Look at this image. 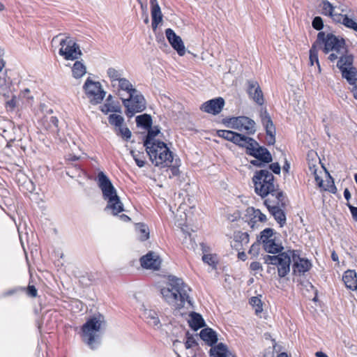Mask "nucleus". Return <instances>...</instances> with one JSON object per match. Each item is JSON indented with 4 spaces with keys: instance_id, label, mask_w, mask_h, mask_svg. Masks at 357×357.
Listing matches in <instances>:
<instances>
[{
    "instance_id": "obj_3",
    "label": "nucleus",
    "mask_w": 357,
    "mask_h": 357,
    "mask_svg": "<svg viewBox=\"0 0 357 357\" xmlns=\"http://www.w3.org/2000/svg\"><path fill=\"white\" fill-rule=\"evenodd\" d=\"M252 181L255 192L263 198L268 195L272 198L276 197L278 192H282L278 190L273 174L266 169L255 172Z\"/></svg>"
},
{
    "instance_id": "obj_49",
    "label": "nucleus",
    "mask_w": 357,
    "mask_h": 357,
    "mask_svg": "<svg viewBox=\"0 0 357 357\" xmlns=\"http://www.w3.org/2000/svg\"><path fill=\"white\" fill-rule=\"evenodd\" d=\"M19 98L24 99L28 103H31L33 97L31 95L30 90L28 88H26L20 91Z\"/></svg>"
},
{
    "instance_id": "obj_63",
    "label": "nucleus",
    "mask_w": 357,
    "mask_h": 357,
    "mask_svg": "<svg viewBox=\"0 0 357 357\" xmlns=\"http://www.w3.org/2000/svg\"><path fill=\"white\" fill-rule=\"evenodd\" d=\"M351 213L352 215L353 218L357 221V207L353 206L351 205H348Z\"/></svg>"
},
{
    "instance_id": "obj_29",
    "label": "nucleus",
    "mask_w": 357,
    "mask_h": 357,
    "mask_svg": "<svg viewBox=\"0 0 357 357\" xmlns=\"http://www.w3.org/2000/svg\"><path fill=\"white\" fill-rule=\"evenodd\" d=\"M248 213L252 216L249 225L251 227H254L257 222H264L266 220V216L262 213L259 209H255L254 208H249Z\"/></svg>"
},
{
    "instance_id": "obj_9",
    "label": "nucleus",
    "mask_w": 357,
    "mask_h": 357,
    "mask_svg": "<svg viewBox=\"0 0 357 357\" xmlns=\"http://www.w3.org/2000/svg\"><path fill=\"white\" fill-rule=\"evenodd\" d=\"M105 328L106 321L102 314L95 313L91 316V349H96L100 345Z\"/></svg>"
},
{
    "instance_id": "obj_33",
    "label": "nucleus",
    "mask_w": 357,
    "mask_h": 357,
    "mask_svg": "<svg viewBox=\"0 0 357 357\" xmlns=\"http://www.w3.org/2000/svg\"><path fill=\"white\" fill-rule=\"evenodd\" d=\"M308 160V169L310 174H316L319 169V164L320 163V159L317 156V153L314 152H310L307 154Z\"/></svg>"
},
{
    "instance_id": "obj_17",
    "label": "nucleus",
    "mask_w": 357,
    "mask_h": 357,
    "mask_svg": "<svg viewBox=\"0 0 357 357\" xmlns=\"http://www.w3.org/2000/svg\"><path fill=\"white\" fill-rule=\"evenodd\" d=\"M107 94L102 84L98 81L91 80V104H99Z\"/></svg>"
},
{
    "instance_id": "obj_46",
    "label": "nucleus",
    "mask_w": 357,
    "mask_h": 357,
    "mask_svg": "<svg viewBox=\"0 0 357 357\" xmlns=\"http://www.w3.org/2000/svg\"><path fill=\"white\" fill-rule=\"evenodd\" d=\"M130 154L139 167L144 166L145 162L144 153L132 150L130 151Z\"/></svg>"
},
{
    "instance_id": "obj_40",
    "label": "nucleus",
    "mask_w": 357,
    "mask_h": 357,
    "mask_svg": "<svg viewBox=\"0 0 357 357\" xmlns=\"http://www.w3.org/2000/svg\"><path fill=\"white\" fill-rule=\"evenodd\" d=\"M135 229L137 231L141 241H146L149 238V229L146 225L143 223H137L135 225Z\"/></svg>"
},
{
    "instance_id": "obj_8",
    "label": "nucleus",
    "mask_w": 357,
    "mask_h": 357,
    "mask_svg": "<svg viewBox=\"0 0 357 357\" xmlns=\"http://www.w3.org/2000/svg\"><path fill=\"white\" fill-rule=\"evenodd\" d=\"M264 204L280 227H283L286 222V216L282 209L286 206V197L284 193L278 192L276 197L266 199Z\"/></svg>"
},
{
    "instance_id": "obj_7",
    "label": "nucleus",
    "mask_w": 357,
    "mask_h": 357,
    "mask_svg": "<svg viewBox=\"0 0 357 357\" xmlns=\"http://www.w3.org/2000/svg\"><path fill=\"white\" fill-rule=\"evenodd\" d=\"M294 250H288L285 252L278 253L277 255H266L264 261L267 264L274 265L277 267L278 274L280 278L287 276L290 272V266Z\"/></svg>"
},
{
    "instance_id": "obj_15",
    "label": "nucleus",
    "mask_w": 357,
    "mask_h": 357,
    "mask_svg": "<svg viewBox=\"0 0 357 357\" xmlns=\"http://www.w3.org/2000/svg\"><path fill=\"white\" fill-rule=\"evenodd\" d=\"M292 261L293 271L294 274H304L305 272L308 271L312 266L310 261L306 258L301 257L296 250H294Z\"/></svg>"
},
{
    "instance_id": "obj_64",
    "label": "nucleus",
    "mask_w": 357,
    "mask_h": 357,
    "mask_svg": "<svg viewBox=\"0 0 357 357\" xmlns=\"http://www.w3.org/2000/svg\"><path fill=\"white\" fill-rule=\"evenodd\" d=\"M352 88L351 89V91L353 94L354 98L357 100V82L354 84H352Z\"/></svg>"
},
{
    "instance_id": "obj_23",
    "label": "nucleus",
    "mask_w": 357,
    "mask_h": 357,
    "mask_svg": "<svg viewBox=\"0 0 357 357\" xmlns=\"http://www.w3.org/2000/svg\"><path fill=\"white\" fill-rule=\"evenodd\" d=\"M260 117L264 126L266 128L267 135L271 137L272 141L273 140V135L275 134V128L271 116L266 109H261Z\"/></svg>"
},
{
    "instance_id": "obj_48",
    "label": "nucleus",
    "mask_w": 357,
    "mask_h": 357,
    "mask_svg": "<svg viewBox=\"0 0 357 357\" xmlns=\"http://www.w3.org/2000/svg\"><path fill=\"white\" fill-rule=\"evenodd\" d=\"M250 303L255 307L256 314H259L262 312V303L261 301L258 297H252L250 301Z\"/></svg>"
},
{
    "instance_id": "obj_4",
    "label": "nucleus",
    "mask_w": 357,
    "mask_h": 357,
    "mask_svg": "<svg viewBox=\"0 0 357 357\" xmlns=\"http://www.w3.org/2000/svg\"><path fill=\"white\" fill-rule=\"evenodd\" d=\"M317 42L324 44L323 52L325 54H329L328 59L332 62L347 52L344 40L332 33L326 35L322 31L318 33Z\"/></svg>"
},
{
    "instance_id": "obj_57",
    "label": "nucleus",
    "mask_w": 357,
    "mask_h": 357,
    "mask_svg": "<svg viewBox=\"0 0 357 357\" xmlns=\"http://www.w3.org/2000/svg\"><path fill=\"white\" fill-rule=\"evenodd\" d=\"M37 289L33 285H29L27 287V294L31 297H36L37 296Z\"/></svg>"
},
{
    "instance_id": "obj_54",
    "label": "nucleus",
    "mask_w": 357,
    "mask_h": 357,
    "mask_svg": "<svg viewBox=\"0 0 357 357\" xmlns=\"http://www.w3.org/2000/svg\"><path fill=\"white\" fill-rule=\"evenodd\" d=\"M185 344L186 349H190V348H192V347H194L195 345H196L197 342L192 336H189L188 335L187 340H186Z\"/></svg>"
},
{
    "instance_id": "obj_60",
    "label": "nucleus",
    "mask_w": 357,
    "mask_h": 357,
    "mask_svg": "<svg viewBox=\"0 0 357 357\" xmlns=\"http://www.w3.org/2000/svg\"><path fill=\"white\" fill-rule=\"evenodd\" d=\"M40 111L43 114H52L53 113V110L50 108H48L47 106L45 103H40L39 106Z\"/></svg>"
},
{
    "instance_id": "obj_31",
    "label": "nucleus",
    "mask_w": 357,
    "mask_h": 357,
    "mask_svg": "<svg viewBox=\"0 0 357 357\" xmlns=\"http://www.w3.org/2000/svg\"><path fill=\"white\" fill-rule=\"evenodd\" d=\"M143 318L146 321V322L153 326L158 327L160 324V320L158 316V314L155 311L152 310L145 309L142 314Z\"/></svg>"
},
{
    "instance_id": "obj_27",
    "label": "nucleus",
    "mask_w": 357,
    "mask_h": 357,
    "mask_svg": "<svg viewBox=\"0 0 357 357\" xmlns=\"http://www.w3.org/2000/svg\"><path fill=\"white\" fill-rule=\"evenodd\" d=\"M321 6L324 15L330 16L334 21L340 22V14L335 12V7L331 2L328 0H322Z\"/></svg>"
},
{
    "instance_id": "obj_52",
    "label": "nucleus",
    "mask_w": 357,
    "mask_h": 357,
    "mask_svg": "<svg viewBox=\"0 0 357 357\" xmlns=\"http://www.w3.org/2000/svg\"><path fill=\"white\" fill-rule=\"evenodd\" d=\"M168 167L169 168L167 171L169 172L170 178L172 176H176L179 175L180 171L177 162H176L175 165H172L171 164Z\"/></svg>"
},
{
    "instance_id": "obj_42",
    "label": "nucleus",
    "mask_w": 357,
    "mask_h": 357,
    "mask_svg": "<svg viewBox=\"0 0 357 357\" xmlns=\"http://www.w3.org/2000/svg\"><path fill=\"white\" fill-rule=\"evenodd\" d=\"M159 133V130L158 128H151L149 130L148 135L146 136V140L144 141V146L147 147V145H152V144H155L157 142H160V141L155 140V137Z\"/></svg>"
},
{
    "instance_id": "obj_39",
    "label": "nucleus",
    "mask_w": 357,
    "mask_h": 357,
    "mask_svg": "<svg viewBox=\"0 0 357 357\" xmlns=\"http://www.w3.org/2000/svg\"><path fill=\"white\" fill-rule=\"evenodd\" d=\"M82 341L87 345H89V317L86 318L85 323L79 331Z\"/></svg>"
},
{
    "instance_id": "obj_1",
    "label": "nucleus",
    "mask_w": 357,
    "mask_h": 357,
    "mask_svg": "<svg viewBox=\"0 0 357 357\" xmlns=\"http://www.w3.org/2000/svg\"><path fill=\"white\" fill-rule=\"evenodd\" d=\"M191 289L181 278L169 276L165 285L160 288L163 300L174 308L192 307L190 296Z\"/></svg>"
},
{
    "instance_id": "obj_19",
    "label": "nucleus",
    "mask_w": 357,
    "mask_h": 357,
    "mask_svg": "<svg viewBox=\"0 0 357 357\" xmlns=\"http://www.w3.org/2000/svg\"><path fill=\"white\" fill-rule=\"evenodd\" d=\"M224 105V99L218 98L210 100L202 104L201 109L206 113L218 114L222 111Z\"/></svg>"
},
{
    "instance_id": "obj_26",
    "label": "nucleus",
    "mask_w": 357,
    "mask_h": 357,
    "mask_svg": "<svg viewBox=\"0 0 357 357\" xmlns=\"http://www.w3.org/2000/svg\"><path fill=\"white\" fill-rule=\"evenodd\" d=\"M342 280L346 287L352 290H357V276L354 270H347L344 273Z\"/></svg>"
},
{
    "instance_id": "obj_2",
    "label": "nucleus",
    "mask_w": 357,
    "mask_h": 357,
    "mask_svg": "<svg viewBox=\"0 0 357 357\" xmlns=\"http://www.w3.org/2000/svg\"><path fill=\"white\" fill-rule=\"evenodd\" d=\"M96 181L102 192L103 198L107 201L105 210L111 211L114 215L123 211V205L117 195L116 190L109 178L103 172H100Z\"/></svg>"
},
{
    "instance_id": "obj_35",
    "label": "nucleus",
    "mask_w": 357,
    "mask_h": 357,
    "mask_svg": "<svg viewBox=\"0 0 357 357\" xmlns=\"http://www.w3.org/2000/svg\"><path fill=\"white\" fill-rule=\"evenodd\" d=\"M342 76L350 84H354L357 82V68L355 67L344 69L341 71Z\"/></svg>"
},
{
    "instance_id": "obj_36",
    "label": "nucleus",
    "mask_w": 357,
    "mask_h": 357,
    "mask_svg": "<svg viewBox=\"0 0 357 357\" xmlns=\"http://www.w3.org/2000/svg\"><path fill=\"white\" fill-rule=\"evenodd\" d=\"M107 75L111 82L112 86H115L116 82L123 78V70L110 67L107 70Z\"/></svg>"
},
{
    "instance_id": "obj_50",
    "label": "nucleus",
    "mask_w": 357,
    "mask_h": 357,
    "mask_svg": "<svg viewBox=\"0 0 357 357\" xmlns=\"http://www.w3.org/2000/svg\"><path fill=\"white\" fill-rule=\"evenodd\" d=\"M312 27L316 30L320 31L324 27V22L321 17H315L312 23Z\"/></svg>"
},
{
    "instance_id": "obj_58",
    "label": "nucleus",
    "mask_w": 357,
    "mask_h": 357,
    "mask_svg": "<svg viewBox=\"0 0 357 357\" xmlns=\"http://www.w3.org/2000/svg\"><path fill=\"white\" fill-rule=\"evenodd\" d=\"M204 262L208 265H213L215 264L214 257L211 255H204L202 257Z\"/></svg>"
},
{
    "instance_id": "obj_62",
    "label": "nucleus",
    "mask_w": 357,
    "mask_h": 357,
    "mask_svg": "<svg viewBox=\"0 0 357 357\" xmlns=\"http://www.w3.org/2000/svg\"><path fill=\"white\" fill-rule=\"evenodd\" d=\"M83 89L84 91L85 94L89 97V77H88L84 84Z\"/></svg>"
},
{
    "instance_id": "obj_12",
    "label": "nucleus",
    "mask_w": 357,
    "mask_h": 357,
    "mask_svg": "<svg viewBox=\"0 0 357 357\" xmlns=\"http://www.w3.org/2000/svg\"><path fill=\"white\" fill-rule=\"evenodd\" d=\"M227 127L244 132L247 135H253L256 132L255 122L244 116L230 118L227 121Z\"/></svg>"
},
{
    "instance_id": "obj_44",
    "label": "nucleus",
    "mask_w": 357,
    "mask_h": 357,
    "mask_svg": "<svg viewBox=\"0 0 357 357\" xmlns=\"http://www.w3.org/2000/svg\"><path fill=\"white\" fill-rule=\"evenodd\" d=\"M76 170L77 172V181L80 185L84 187L89 179V174L86 170L83 169L79 168Z\"/></svg>"
},
{
    "instance_id": "obj_32",
    "label": "nucleus",
    "mask_w": 357,
    "mask_h": 357,
    "mask_svg": "<svg viewBox=\"0 0 357 357\" xmlns=\"http://www.w3.org/2000/svg\"><path fill=\"white\" fill-rule=\"evenodd\" d=\"M188 323L190 326L195 331H197L198 329L202 328L205 324L202 317L197 312H192L190 314Z\"/></svg>"
},
{
    "instance_id": "obj_13",
    "label": "nucleus",
    "mask_w": 357,
    "mask_h": 357,
    "mask_svg": "<svg viewBox=\"0 0 357 357\" xmlns=\"http://www.w3.org/2000/svg\"><path fill=\"white\" fill-rule=\"evenodd\" d=\"M217 135L220 137L242 147H244L246 143H248L249 142H250V146H253L252 144H255V140L254 139L231 130H220L217 131Z\"/></svg>"
},
{
    "instance_id": "obj_11",
    "label": "nucleus",
    "mask_w": 357,
    "mask_h": 357,
    "mask_svg": "<svg viewBox=\"0 0 357 357\" xmlns=\"http://www.w3.org/2000/svg\"><path fill=\"white\" fill-rule=\"evenodd\" d=\"M260 241L264 249L268 253L277 254L281 252L284 248L273 229L266 228L261 232Z\"/></svg>"
},
{
    "instance_id": "obj_37",
    "label": "nucleus",
    "mask_w": 357,
    "mask_h": 357,
    "mask_svg": "<svg viewBox=\"0 0 357 357\" xmlns=\"http://www.w3.org/2000/svg\"><path fill=\"white\" fill-rule=\"evenodd\" d=\"M100 109L105 114H107L110 112L121 113V107L119 103L105 102L104 104L100 106Z\"/></svg>"
},
{
    "instance_id": "obj_53",
    "label": "nucleus",
    "mask_w": 357,
    "mask_h": 357,
    "mask_svg": "<svg viewBox=\"0 0 357 357\" xmlns=\"http://www.w3.org/2000/svg\"><path fill=\"white\" fill-rule=\"evenodd\" d=\"M259 244L255 243L251 246V248L249 250V254L252 255L253 257H257L259 255Z\"/></svg>"
},
{
    "instance_id": "obj_20",
    "label": "nucleus",
    "mask_w": 357,
    "mask_h": 357,
    "mask_svg": "<svg viewBox=\"0 0 357 357\" xmlns=\"http://www.w3.org/2000/svg\"><path fill=\"white\" fill-rule=\"evenodd\" d=\"M113 87L116 89L117 94L121 99V98H124V95L126 94L129 96L131 93H135L137 91L130 80L125 77L119 79V81L116 82L115 86H113Z\"/></svg>"
},
{
    "instance_id": "obj_14",
    "label": "nucleus",
    "mask_w": 357,
    "mask_h": 357,
    "mask_svg": "<svg viewBox=\"0 0 357 357\" xmlns=\"http://www.w3.org/2000/svg\"><path fill=\"white\" fill-rule=\"evenodd\" d=\"M250 142L246 143L244 147L250 151V155L257 159H259L264 163H269L272 161L271 154L266 149L259 146L256 141L255 144L250 146Z\"/></svg>"
},
{
    "instance_id": "obj_55",
    "label": "nucleus",
    "mask_w": 357,
    "mask_h": 357,
    "mask_svg": "<svg viewBox=\"0 0 357 357\" xmlns=\"http://www.w3.org/2000/svg\"><path fill=\"white\" fill-rule=\"evenodd\" d=\"M25 289L22 287H16L11 289H9L2 294L3 297H6L9 296H12L15 294L18 290L24 291Z\"/></svg>"
},
{
    "instance_id": "obj_24",
    "label": "nucleus",
    "mask_w": 357,
    "mask_h": 357,
    "mask_svg": "<svg viewBox=\"0 0 357 357\" xmlns=\"http://www.w3.org/2000/svg\"><path fill=\"white\" fill-rule=\"evenodd\" d=\"M211 357H234V354L223 343H219L210 349Z\"/></svg>"
},
{
    "instance_id": "obj_16",
    "label": "nucleus",
    "mask_w": 357,
    "mask_h": 357,
    "mask_svg": "<svg viewBox=\"0 0 357 357\" xmlns=\"http://www.w3.org/2000/svg\"><path fill=\"white\" fill-rule=\"evenodd\" d=\"M166 37L172 47L177 52L179 56L185 54V47L181 38L177 36L172 29L165 30Z\"/></svg>"
},
{
    "instance_id": "obj_18",
    "label": "nucleus",
    "mask_w": 357,
    "mask_h": 357,
    "mask_svg": "<svg viewBox=\"0 0 357 357\" xmlns=\"http://www.w3.org/2000/svg\"><path fill=\"white\" fill-rule=\"evenodd\" d=\"M141 265L146 269L158 270L161 265V259L158 254L149 252L140 259Z\"/></svg>"
},
{
    "instance_id": "obj_56",
    "label": "nucleus",
    "mask_w": 357,
    "mask_h": 357,
    "mask_svg": "<svg viewBox=\"0 0 357 357\" xmlns=\"http://www.w3.org/2000/svg\"><path fill=\"white\" fill-rule=\"evenodd\" d=\"M17 106L16 96H13L12 98L6 102V107L13 109Z\"/></svg>"
},
{
    "instance_id": "obj_22",
    "label": "nucleus",
    "mask_w": 357,
    "mask_h": 357,
    "mask_svg": "<svg viewBox=\"0 0 357 357\" xmlns=\"http://www.w3.org/2000/svg\"><path fill=\"white\" fill-rule=\"evenodd\" d=\"M151 7L152 28L155 30L159 23L162 20L160 7L157 0H150Z\"/></svg>"
},
{
    "instance_id": "obj_28",
    "label": "nucleus",
    "mask_w": 357,
    "mask_h": 357,
    "mask_svg": "<svg viewBox=\"0 0 357 357\" xmlns=\"http://www.w3.org/2000/svg\"><path fill=\"white\" fill-rule=\"evenodd\" d=\"M337 59V67L340 69V72L344 70V69L354 67L353 66L354 56L351 54H347V52L341 55Z\"/></svg>"
},
{
    "instance_id": "obj_51",
    "label": "nucleus",
    "mask_w": 357,
    "mask_h": 357,
    "mask_svg": "<svg viewBox=\"0 0 357 357\" xmlns=\"http://www.w3.org/2000/svg\"><path fill=\"white\" fill-rule=\"evenodd\" d=\"M314 176V180L316 183L319 188L324 190H328L333 192L332 190H330L329 188L325 186L324 185L323 179L319 176L318 172L316 174H312Z\"/></svg>"
},
{
    "instance_id": "obj_61",
    "label": "nucleus",
    "mask_w": 357,
    "mask_h": 357,
    "mask_svg": "<svg viewBox=\"0 0 357 357\" xmlns=\"http://www.w3.org/2000/svg\"><path fill=\"white\" fill-rule=\"evenodd\" d=\"M250 269L254 271H258L259 270H262V266L261 264L258 261H253L250 264Z\"/></svg>"
},
{
    "instance_id": "obj_34",
    "label": "nucleus",
    "mask_w": 357,
    "mask_h": 357,
    "mask_svg": "<svg viewBox=\"0 0 357 357\" xmlns=\"http://www.w3.org/2000/svg\"><path fill=\"white\" fill-rule=\"evenodd\" d=\"M72 67L73 77L75 79H79L83 77L86 73V67L81 61L75 60Z\"/></svg>"
},
{
    "instance_id": "obj_30",
    "label": "nucleus",
    "mask_w": 357,
    "mask_h": 357,
    "mask_svg": "<svg viewBox=\"0 0 357 357\" xmlns=\"http://www.w3.org/2000/svg\"><path fill=\"white\" fill-rule=\"evenodd\" d=\"M199 336L202 340L210 346H212L218 341L216 333L209 328L202 329L199 333Z\"/></svg>"
},
{
    "instance_id": "obj_6",
    "label": "nucleus",
    "mask_w": 357,
    "mask_h": 357,
    "mask_svg": "<svg viewBox=\"0 0 357 357\" xmlns=\"http://www.w3.org/2000/svg\"><path fill=\"white\" fill-rule=\"evenodd\" d=\"M54 40L55 43L58 42L59 43L61 47L59 50V54L64 59L75 61L81 58L82 52L74 38L60 33L53 38L52 41Z\"/></svg>"
},
{
    "instance_id": "obj_45",
    "label": "nucleus",
    "mask_w": 357,
    "mask_h": 357,
    "mask_svg": "<svg viewBox=\"0 0 357 357\" xmlns=\"http://www.w3.org/2000/svg\"><path fill=\"white\" fill-rule=\"evenodd\" d=\"M340 22L345 26L352 29L356 31L357 23L352 19L349 18L347 15H340Z\"/></svg>"
},
{
    "instance_id": "obj_5",
    "label": "nucleus",
    "mask_w": 357,
    "mask_h": 357,
    "mask_svg": "<svg viewBox=\"0 0 357 357\" xmlns=\"http://www.w3.org/2000/svg\"><path fill=\"white\" fill-rule=\"evenodd\" d=\"M146 151L152 163L155 166L169 167L173 162L172 152L162 142L147 145Z\"/></svg>"
},
{
    "instance_id": "obj_43",
    "label": "nucleus",
    "mask_w": 357,
    "mask_h": 357,
    "mask_svg": "<svg viewBox=\"0 0 357 357\" xmlns=\"http://www.w3.org/2000/svg\"><path fill=\"white\" fill-rule=\"evenodd\" d=\"M310 63L313 66L315 63L318 68L319 73H321V66L318 59V50L315 45H313L310 50Z\"/></svg>"
},
{
    "instance_id": "obj_21",
    "label": "nucleus",
    "mask_w": 357,
    "mask_h": 357,
    "mask_svg": "<svg viewBox=\"0 0 357 357\" xmlns=\"http://www.w3.org/2000/svg\"><path fill=\"white\" fill-rule=\"evenodd\" d=\"M248 93L249 94L250 98H251L257 104H259V105L264 104V99L263 93L261 90L259 84L257 82H248Z\"/></svg>"
},
{
    "instance_id": "obj_47",
    "label": "nucleus",
    "mask_w": 357,
    "mask_h": 357,
    "mask_svg": "<svg viewBox=\"0 0 357 357\" xmlns=\"http://www.w3.org/2000/svg\"><path fill=\"white\" fill-rule=\"evenodd\" d=\"M117 135L121 136L124 140L128 141L131 137V132L128 128L126 126H121L115 130Z\"/></svg>"
},
{
    "instance_id": "obj_38",
    "label": "nucleus",
    "mask_w": 357,
    "mask_h": 357,
    "mask_svg": "<svg viewBox=\"0 0 357 357\" xmlns=\"http://www.w3.org/2000/svg\"><path fill=\"white\" fill-rule=\"evenodd\" d=\"M119 114H112L108 116L109 123L114 126V131L123 126L124 118Z\"/></svg>"
},
{
    "instance_id": "obj_59",
    "label": "nucleus",
    "mask_w": 357,
    "mask_h": 357,
    "mask_svg": "<svg viewBox=\"0 0 357 357\" xmlns=\"http://www.w3.org/2000/svg\"><path fill=\"white\" fill-rule=\"evenodd\" d=\"M270 169L272 170V172L276 174H279L280 173V165L278 162L272 163L269 165Z\"/></svg>"
},
{
    "instance_id": "obj_10",
    "label": "nucleus",
    "mask_w": 357,
    "mask_h": 357,
    "mask_svg": "<svg viewBox=\"0 0 357 357\" xmlns=\"http://www.w3.org/2000/svg\"><path fill=\"white\" fill-rule=\"evenodd\" d=\"M121 100L126 108V114L128 117H132L136 113L143 112L146 107L144 97L137 90L136 92L131 93L128 98H121Z\"/></svg>"
},
{
    "instance_id": "obj_41",
    "label": "nucleus",
    "mask_w": 357,
    "mask_h": 357,
    "mask_svg": "<svg viewBox=\"0 0 357 357\" xmlns=\"http://www.w3.org/2000/svg\"><path fill=\"white\" fill-rule=\"evenodd\" d=\"M136 123L137 126H141L144 128H151L152 120L151 116L149 114H142L136 117Z\"/></svg>"
},
{
    "instance_id": "obj_25",
    "label": "nucleus",
    "mask_w": 357,
    "mask_h": 357,
    "mask_svg": "<svg viewBox=\"0 0 357 357\" xmlns=\"http://www.w3.org/2000/svg\"><path fill=\"white\" fill-rule=\"evenodd\" d=\"M40 123L47 130L51 132L57 133L59 131V120L56 116H50L48 118V116L44 115Z\"/></svg>"
}]
</instances>
